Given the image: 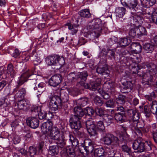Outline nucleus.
Returning a JSON list of instances; mask_svg holds the SVG:
<instances>
[{
  "label": "nucleus",
  "instance_id": "f257e3e1",
  "mask_svg": "<svg viewBox=\"0 0 157 157\" xmlns=\"http://www.w3.org/2000/svg\"><path fill=\"white\" fill-rule=\"evenodd\" d=\"M75 114L71 115L70 119V123L71 127L75 129L73 133L75 135L79 137H82L84 135L83 133L81 132L79 130L82 127V125L80 120L84 115V113L80 107L78 106L74 108Z\"/></svg>",
  "mask_w": 157,
  "mask_h": 157
},
{
  "label": "nucleus",
  "instance_id": "f03ea898",
  "mask_svg": "<svg viewBox=\"0 0 157 157\" xmlns=\"http://www.w3.org/2000/svg\"><path fill=\"white\" fill-rule=\"evenodd\" d=\"M102 24L100 20L96 19L89 22L87 26V29L89 32L95 37L97 38L101 35Z\"/></svg>",
  "mask_w": 157,
  "mask_h": 157
},
{
  "label": "nucleus",
  "instance_id": "7ed1b4c3",
  "mask_svg": "<svg viewBox=\"0 0 157 157\" xmlns=\"http://www.w3.org/2000/svg\"><path fill=\"white\" fill-rule=\"evenodd\" d=\"M104 144L108 145H112V148L115 149L119 145L118 138L112 134L106 133L104 135L101 139Z\"/></svg>",
  "mask_w": 157,
  "mask_h": 157
},
{
  "label": "nucleus",
  "instance_id": "20e7f679",
  "mask_svg": "<svg viewBox=\"0 0 157 157\" xmlns=\"http://www.w3.org/2000/svg\"><path fill=\"white\" fill-rule=\"evenodd\" d=\"M101 82V79L100 78L95 77L94 78L90 80L89 84L83 82H79L78 83V85L79 87L83 86L86 89L95 91L99 89Z\"/></svg>",
  "mask_w": 157,
  "mask_h": 157
},
{
  "label": "nucleus",
  "instance_id": "39448f33",
  "mask_svg": "<svg viewBox=\"0 0 157 157\" xmlns=\"http://www.w3.org/2000/svg\"><path fill=\"white\" fill-rule=\"evenodd\" d=\"M46 64L49 66H57L60 67L64 65L65 61L63 57L58 56H49L45 59Z\"/></svg>",
  "mask_w": 157,
  "mask_h": 157
},
{
  "label": "nucleus",
  "instance_id": "423d86ee",
  "mask_svg": "<svg viewBox=\"0 0 157 157\" xmlns=\"http://www.w3.org/2000/svg\"><path fill=\"white\" fill-rule=\"evenodd\" d=\"M88 76V74L86 71H84L81 73H75V72H71L68 75L67 77L71 81L77 80L78 81L80 80L78 83L79 82H84L87 79ZM77 86L79 87L77 84Z\"/></svg>",
  "mask_w": 157,
  "mask_h": 157
},
{
  "label": "nucleus",
  "instance_id": "0eeeda50",
  "mask_svg": "<svg viewBox=\"0 0 157 157\" xmlns=\"http://www.w3.org/2000/svg\"><path fill=\"white\" fill-rule=\"evenodd\" d=\"M142 138H137L133 143L132 147L137 152H142L145 151L144 142L142 141Z\"/></svg>",
  "mask_w": 157,
  "mask_h": 157
},
{
  "label": "nucleus",
  "instance_id": "6e6552de",
  "mask_svg": "<svg viewBox=\"0 0 157 157\" xmlns=\"http://www.w3.org/2000/svg\"><path fill=\"white\" fill-rule=\"evenodd\" d=\"M62 77L60 74H56L52 76L49 79V85L53 86H56L61 82Z\"/></svg>",
  "mask_w": 157,
  "mask_h": 157
},
{
  "label": "nucleus",
  "instance_id": "1a4fd4ad",
  "mask_svg": "<svg viewBox=\"0 0 157 157\" xmlns=\"http://www.w3.org/2000/svg\"><path fill=\"white\" fill-rule=\"evenodd\" d=\"M139 76L142 77V82L143 83L148 84L149 82H151L152 81L153 74L151 73L147 72L145 73H144L142 72L141 74H139Z\"/></svg>",
  "mask_w": 157,
  "mask_h": 157
},
{
  "label": "nucleus",
  "instance_id": "9d476101",
  "mask_svg": "<svg viewBox=\"0 0 157 157\" xmlns=\"http://www.w3.org/2000/svg\"><path fill=\"white\" fill-rule=\"evenodd\" d=\"M26 123L31 128L35 129L38 127L39 121L38 119L35 117H30L26 120Z\"/></svg>",
  "mask_w": 157,
  "mask_h": 157
},
{
  "label": "nucleus",
  "instance_id": "9b49d317",
  "mask_svg": "<svg viewBox=\"0 0 157 157\" xmlns=\"http://www.w3.org/2000/svg\"><path fill=\"white\" fill-rule=\"evenodd\" d=\"M51 101L54 102L55 104L59 105V109H63L64 110H65L68 107L66 104L62 103L61 98L57 96H54L51 99Z\"/></svg>",
  "mask_w": 157,
  "mask_h": 157
},
{
  "label": "nucleus",
  "instance_id": "f8f14e48",
  "mask_svg": "<svg viewBox=\"0 0 157 157\" xmlns=\"http://www.w3.org/2000/svg\"><path fill=\"white\" fill-rule=\"evenodd\" d=\"M132 84L131 81H126L123 82L121 91L122 93H128L132 90Z\"/></svg>",
  "mask_w": 157,
  "mask_h": 157
},
{
  "label": "nucleus",
  "instance_id": "ddd939ff",
  "mask_svg": "<svg viewBox=\"0 0 157 157\" xmlns=\"http://www.w3.org/2000/svg\"><path fill=\"white\" fill-rule=\"evenodd\" d=\"M53 126L52 122L48 119L47 121L42 123L41 126L42 132L46 134L47 132L51 131Z\"/></svg>",
  "mask_w": 157,
  "mask_h": 157
},
{
  "label": "nucleus",
  "instance_id": "4468645a",
  "mask_svg": "<svg viewBox=\"0 0 157 157\" xmlns=\"http://www.w3.org/2000/svg\"><path fill=\"white\" fill-rule=\"evenodd\" d=\"M84 149L87 153L92 152L94 149L91 140L90 139L84 140V144H82Z\"/></svg>",
  "mask_w": 157,
  "mask_h": 157
},
{
  "label": "nucleus",
  "instance_id": "2eb2a0df",
  "mask_svg": "<svg viewBox=\"0 0 157 157\" xmlns=\"http://www.w3.org/2000/svg\"><path fill=\"white\" fill-rule=\"evenodd\" d=\"M142 68H147L149 72L153 73L157 71L156 65L153 63H144L142 66Z\"/></svg>",
  "mask_w": 157,
  "mask_h": 157
},
{
  "label": "nucleus",
  "instance_id": "dca6fc26",
  "mask_svg": "<svg viewBox=\"0 0 157 157\" xmlns=\"http://www.w3.org/2000/svg\"><path fill=\"white\" fill-rule=\"evenodd\" d=\"M66 140L65 135L62 133L61 134L60 136L56 140L57 146L58 149L64 147L66 144Z\"/></svg>",
  "mask_w": 157,
  "mask_h": 157
},
{
  "label": "nucleus",
  "instance_id": "f3484780",
  "mask_svg": "<svg viewBox=\"0 0 157 157\" xmlns=\"http://www.w3.org/2000/svg\"><path fill=\"white\" fill-rule=\"evenodd\" d=\"M122 5L131 9L138 4L137 0H121Z\"/></svg>",
  "mask_w": 157,
  "mask_h": 157
},
{
  "label": "nucleus",
  "instance_id": "a211bd4d",
  "mask_svg": "<svg viewBox=\"0 0 157 157\" xmlns=\"http://www.w3.org/2000/svg\"><path fill=\"white\" fill-rule=\"evenodd\" d=\"M144 21L143 17L141 16L136 14L133 16L132 22L136 26L141 25Z\"/></svg>",
  "mask_w": 157,
  "mask_h": 157
},
{
  "label": "nucleus",
  "instance_id": "6ab92c4d",
  "mask_svg": "<svg viewBox=\"0 0 157 157\" xmlns=\"http://www.w3.org/2000/svg\"><path fill=\"white\" fill-rule=\"evenodd\" d=\"M28 74L26 73L21 75L18 81L17 82V86L16 88L14 89L13 90V93L16 92L19 89V86L22 85L25 82L27 81V78H28Z\"/></svg>",
  "mask_w": 157,
  "mask_h": 157
},
{
  "label": "nucleus",
  "instance_id": "aec40b11",
  "mask_svg": "<svg viewBox=\"0 0 157 157\" xmlns=\"http://www.w3.org/2000/svg\"><path fill=\"white\" fill-rule=\"evenodd\" d=\"M59 129L57 127H54L52 128L50 135L51 138L53 140H56L58 139L60 136Z\"/></svg>",
  "mask_w": 157,
  "mask_h": 157
},
{
  "label": "nucleus",
  "instance_id": "412c9836",
  "mask_svg": "<svg viewBox=\"0 0 157 157\" xmlns=\"http://www.w3.org/2000/svg\"><path fill=\"white\" fill-rule=\"evenodd\" d=\"M96 71L99 74L102 75H105L107 76L109 75V71L106 67H103L99 65L96 69Z\"/></svg>",
  "mask_w": 157,
  "mask_h": 157
},
{
  "label": "nucleus",
  "instance_id": "4be33fe9",
  "mask_svg": "<svg viewBox=\"0 0 157 157\" xmlns=\"http://www.w3.org/2000/svg\"><path fill=\"white\" fill-rule=\"evenodd\" d=\"M131 47L132 51L133 53L136 54H138L140 53L142 50L141 46L138 43H132Z\"/></svg>",
  "mask_w": 157,
  "mask_h": 157
},
{
  "label": "nucleus",
  "instance_id": "5701e85b",
  "mask_svg": "<svg viewBox=\"0 0 157 157\" xmlns=\"http://www.w3.org/2000/svg\"><path fill=\"white\" fill-rule=\"evenodd\" d=\"M27 78L31 86L32 87L34 88L37 84L36 82L37 79L36 78L37 76L35 74L28 75L27 76Z\"/></svg>",
  "mask_w": 157,
  "mask_h": 157
},
{
  "label": "nucleus",
  "instance_id": "b1692460",
  "mask_svg": "<svg viewBox=\"0 0 157 157\" xmlns=\"http://www.w3.org/2000/svg\"><path fill=\"white\" fill-rule=\"evenodd\" d=\"M26 91L25 88H22L20 89L15 94L14 97L15 99L18 100L24 98L26 94Z\"/></svg>",
  "mask_w": 157,
  "mask_h": 157
},
{
  "label": "nucleus",
  "instance_id": "393cba45",
  "mask_svg": "<svg viewBox=\"0 0 157 157\" xmlns=\"http://www.w3.org/2000/svg\"><path fill=\"white\" fill-rule=\"evenodd\" d=\"M141 5L144 7H149L153 6L156 0H140Z\"/></svg>",
  "mask_w": 157,
  "mask_h": 157
},
{
  "label": "nucleus",
  "instance_id": "a878e982",
  "mask_svg": "<svg viewBox=\"0 0 157 157\" xmlns=\"http://www.w3.org/2000/svg\"><path fill=\"white\" fill-rule=\"evenodd\" d=\"M114 117L117 121L121 122H124L125 121V113H118L115 114Z\"/></svg>",
  "mask_w": 157,
  "mask_h": 157
},
{
  "label": "nucleus",
  "instance_id": "bb28decb",
  "mask_svg": "<svg viewBox=\"0 0 157 157\" xmlns=\"http://www.w3.org/2000/svg\"><path fill=\"white\" fill-rule=\"evenodd\" d=\"M94 155L95 156L98 157L103 156L107 155V152L105 151L104 149L102 148H100L96 149L95 150Z\"/></svg>",
  "mask_w": 157,
  "mask_h": 157
},
{
  "label": "nucleus",
  "instance_id": "cd10ccee",
  "mask_svg": "<svg viewBox=\"0 0 157 157\" xmlns=\"http://www.w3.org/2000/svg\"><path fill=\"white\" fill-rule=\"evenodd\" d=\"M79 14L81 17L86 18H89L91 16V14L89 10L87 9L83 10L79 12Z\"/></svg>",
  "mask_w": 157,
  "mask_h": 157
},
{
  "label": "nucleus",
  "instance_id": "c85d7f7f",
  "mask_svg": "<svg viewBox=\"0 0 157 157\" xmlns=\"http://www.w3.org/2000/svg\"><path fill=\"white\" fill-rule=\"evenodd\" d=\"M34 89L35 90H37L39 94H40L45 90V84L43 82L40 83L37 85V86L34 87Z\"/></svg>",
  "mask_w": 157,
  "mask_h": 157
},
{
  "label": "nucleus",
  "instance_id": "c756f323",
  "mask_svg": "<svg viewBox=\"0 0 157 157\" xmlns=\"http://www.w3.org/2000/svg\"><path fill=\"white\" fill-rule=\"evenodd\" d=\"M125 9L123 7H118L116 8L115 10L116 15L119 17H121L124 14Z\"/></svg>",
  "mask_w": 157,
  "mask_h": 157
},
{
  "label": "nucleus",
  "instance_id": "7c9ffc66",
  "mask_svg": "<svg viewBox=\"0 0 157 157\" xmlns=\"http://www.w3.org/2000/svg\"><path fill=\"white\" fill-rule=\"evenodd\" d=\"M83 111L84 113V115H83L85 116H91L93 115L95 113V110H94L91 107H87L84 109Z\"/></svg>",
  "mask_w": 157,
  "mask_h": 157
},
{
  "label": "nucleus",
  "instance_id": "2f4dec72",
  "mask_svg": "<svg viewBox=\"0 0 157 157\" xmlns=\"http://www.w3.org/2000/svg\"><path fill=\"white\" fill-rule=\"evenodd\" d=\"M143 48L146 53H151L154 49V46L152 44L147 43L144 45Z\"/></svg>",
  "mask_w": 157,
  "mask_h": 157
},
{
  "label": "nucleus",
  "instance_id": "473e14b6",
  "mask_svg": "<svg viewBox=\"0 0 157 157\" xmlns=\"http://www.w3.org/2000/svg\"><path fill=\"white\" fill-rule=\"evenodd\" d=\"M88 99L86 97L81 98L77 101V103L81 107L85 106L88 103Z\"/></svg>",
  "mask_w": 157,
  "mask_h": 157
},
{
  "label": "nucleus",
  "instance_id": "72a5a7b5",
  "mask_svg": "<svg viewBox=\"0 0 157 157\" xmlns=\"http://www.w3.org/2000/svg\"><path fill=\"white\" fill-rule=\"evenodd\" d=\"M150 111L154 114L157 113V102L156 101H152L150 104Z\"/></svg>",
  "mask_w": 157,
  "mask_h": 157
},
{
  "label": "nucleus",
  "instance_id": "f704fd0d",
  "mask_svg": "<svg viewBox=\"0 0 157 157\" xmlns=\"http://www.w3.org/2000/svg\"><path fill=\"white\" fill-rule=\"evenodd\" d=\"M102 118L107 126L110 124L113 120L112 117L108 114H105Z\"/></svg>",
  "mask_w": 157,
  "mask_h": 157
},
{
  "label": "nucleus",
  "instance_id": "c9c22d12",
  "mask_svg": "<svg viewBox=\"0 0 157 157\" xmlns=\"http://www.w3.org/2000/svg\"><path fill=\"white\" fill-rule=\"evenodd\" d=\"M97 128L96 126L95 127H91L87 129V131L91 136H96L98 134Z\"/></svg>",
  "mask_w": 157,
  "mask_h": 157
},
{
  "label": "nucleus",
  "instance_id": "e433bc0d",
  "mask_svg": "<svg viewBox=\"0 0 157 157\" xmlns=\"http://www.w3.org/2000/svg\"><path fill=\"white\" fill-rule=\"evenodd\" d=\"M114 83L111 81H106L103 84V88L104 89L108 91V90H111L113 87Z\"/></svg>",
  "mask_w": 157,
  "mask_h": 157
},
{
  "label": "nucleus",
  "instance_id": "4c0bfd02",
  "mask_svg": "<svg viewBox=\"0 0 157 157\" xmlns=\"http://www.w3.org/2000/svg\"><path fill=\"white\" fill-rule=\"evenodd\" d=\"M7 73L10 75L12 78L15 75L16 72L13 69V67L11 64H9L8 65Z\"/></svg>",
  "mask_w": 157,
  "mask_h": 157
},
{
  "label": "nucleus",
  "instance_id": "58836bf2",
  "mask_svg": "<svg viewBox=\"0 0 157 157\" xmlns=\"http://www.w3.org/2000/svg\"><path fill=\"white\" fill-rule=\"evenodd\" d=\"M59 151L56 146H51L49 147L48 153L52 155H54L58 154Z\"/></svg>",
  "mask_w": 157,
  "mask_h": 157
},
{
  "label": "nucleus",
  "instance_id": "ea45409f",
  "mask_svg": "<svg viewBox=\"0 0 157 157\" xmlns=\"http://www.w3.org/2000/svg\"><path fill=\"white\" fill-rule=\"evenodd\" d=\"M126 101V96L122 95H120L118 98L116 99V103L118 104L123 105L125 103Z\"/></svg>",
  "mask_w": 157,
  "mask_h": 157
},
{
  "label": "nucleus",
  "instance_id": "a19ab883",
  "mask_svg": "<svg viewBox=\"0 0 157 157\" xmlns=\"http://www.w3.org/2000/svg\"><path fill=\"white\" fill-rule=\"evenodd\" d=\"M17 103L18 108L20 109H22L24 108H26L27 103V102L25 100L23 99L19 100Z\"/></svg>",
  "mask_w": 157,
  "mask_h": 157
},
{
  "label": "nucleus",
  "instance_id": "79ce46f5",
  "mask_svg": "<svg viewBox=\"0 0 157 157\" xmlns=\"http://www.w3.org/2000/svg\"><path fill=\"white\" fill-rule=\"evenodd\" d=\"M50 110L52 113H56L59 109V105L50 101L49 105Z\"/></svg>",
  "mask_w": 157,
  "mask_h": 157
},
{
  "label": "nucleus",
  "instance_id": "37998d69",
  "mask_svg": "<svg viewBox=\"0 0 157 157\" xmlns=\"http://www.w3.org/2000/svg\"><path fill=\"white\" fill-rule=\"evenodd\" d=\"M29 151L30 155L31 156H33L36 155H38L39 153L38 151H37L36 147L33 146H30L29 147Z\"/></svg>",
  "mask_w": 157,
  "mask_h": 157
},
{
  "label": "nucleus",
  "instance_id": "c03bdc74",
  "mask_svg": "<svg viewBox=\"0 0 157 157\" xmlns=\"http://www.w3.org/2000/svg\"><path fill=\"white\" fill-rule=\"evenodd\" d=\"M95 112L97 115L102 117L105 114L104 113V110L100 107H96L95 109Z\"/></svg>",
  "mask_w": 157,
  "mask_h": 157
},
{
  "label": "nucleus",
  "instance_id": "a18cd8bd",
  "mask_svg": "<svg viewBox=\"0 0 157 157\" xmlns=\"http://www.w3.org/2000/svg\"><path fill=\"white\" fill-rule=\"evenodd\" d=\"M130 40H128L127 38H121L120 40L119 41V43L121 46H126L128 45L130 43Z\"/></svg>",
  "mask_w": 157,
  "mask_h": 157
},
{
  "label": "nucleus",
  "instance_id": "49530a36",
  "mask_svg": "<svg viewBox=\"0 0 157 157\" xmlns=\"http://www.w3.org/2000/svg\"><path fill=\"white\" fill-rule=\"evenodd\" d=\"M32 59L35 64H37L40 63L41 62L40 57L36 53H34L32 56Z\"/></svg>",
  "mask_w": 157,
  "mask_h": 157
},
{
  "label": "nucleus",
  "instance_id": "de8ad7c7",
  "mask_svg": "<svg viewBox=\"0 0 157 157\" xmlns=\"http://www.w3.org/2000/svg\"><path fill=\"white\" fill-rule=\"evenodd\" d=\"M136 66L132 65V68H131V71L132 73L135 74H137L139 75V74H141L143 71H142L140 69L138 70V67L137 65H136Z\"/></svg>",
  "mask_w": 157,
  "mask_h": 157
},
{
  "label": "nucleus",
  "instance_id": "09e8293b",
  "mask_svg": "<svg viewBox=\"0 0 157 157\" xmlns=\"http://www.w3.org/2000/svg\"><path fill=\"white\" fill-rule=\"evenodd\" d=\"M70 140L72 143V145L75 147L77 146L78 144V140L74 137L73 135H69Z\"/></svg>",
  "mask_w": 157,
  "mask_h": 157
},
{
  "label": "nucleus",
  "instance_id": "8fccbe9b",
  "mask_svg": "<svg viewBox=\"0 0 157 157\" xmlns=\"http://www.w3.org/2000/svg\"><path fill=\"white\" fill-rule=\"evenodd\" d=\"M85 123L87 129L91 127L92 126L94 127L96 126L94 122L92 119H90L86 121Z\"/></svg>",
  "mask_w": 157,
  "mask_h": 157
},
{
  "label": "nucleus",
  "instance_id": "3c124183",
  "mask_svg": "<svg viewBox=\"0 0 157 157\" xmlns=\"http://www.w3.org/2000/svg\"><path fill=\"white\" fill-rule=\"evenodd\" d=\"M85 123L87 129L91 127L92 126L94 127L96 126L94 122L92 119H90L86 121Z\"/></svg>",
  "mask_w": 157,
  "mask_h": 157
},
{
  "label": "nucleus",
  "instance_id": "603ef678",
  "mask_svg": "<svg viewBox=\"0 0 157 157\" xmlns=\"http://www.w3.org/2000/svg\"><path fill=\"white\" fill-rule=\"evenodd\" d=\"M128 34L131 38H137L136 32V27L131 29L128 32Z\"/></svg>",
  "mask_w": 157,
  "mask_h": 157
},
{
  "label": "nucleus",
  "instance_id": "864d4df0",
  "mask_svg": "<svg viewBox=\"0 0 157 157\" xmlns=\"http://www.w3.org/2000/svg\"><path fill=\"white\" fill-rule=\"evenodd\" d=\"M121 149L122 151L129 154L131 153V148L126 145H123L121 146Z\"/></svg>",
  "mask_w": 157,
  "mask_h": 157
},
{
  "label": "nucleus",
  "instance_id": "5fc2aeb1",
  "mask_svg": "<svg viewBox=\"0 0 157 157\" xmlns=\"http://www.w3.org/2000/svg\"><path fill=\"white\" fill-rule=\"evenodd\" d=\"M60 98L62 100V103H65L68 100V97L67 94L62 93L60 95Z\"/></svg>",
  "mask_w": 157,
  "mask_h": 157
},
{
  "label": "nucleus",
  "instance_id": "6e6d98bb",
  "mask_svg": "<svg viewBox=\"0 0 157 157\" xmlns=\"http://www.w3.org/2000/svg\"><path fill=\"white\" fill-rule=\"evenodd\" d=\"M136 111V110L134 109H128L126 111V115L127 116L131 119L132 117H133V116Z\"/></svg>",
  "mask_w": 157,
  "mask_h": 157
},
{
  "label": "nucleus",
  "instance_id": "4d7b16f0",
  "mask_svg": "<svg viewBox=\"0 0 157 157\" xmlns=\"http://www.w3.org/2000/svg\"><path fill=\"white\" fill-rule=\"evenodd\" d=\"M101 90H99L98 91L100 94L101 95L104 99L107 100L109 99L110 97V95L106 91L101 90Z\"/></svg>",
  "mask_w": 157,
  "mask_h": 157
},
{
  "label": "nucleus",
  "instance_id": "13d9d810",
  "mask_svg": "<svg viewBox=\"0 0 157 157\" xmlns=\"http://www.w3.org/2000/svg\"><path fill=\"white\" fill-rule=\"evenodd\" d=\"M47 113L44 111L41 110L38 113L39 118L40 120L47 119Z\"/></svg>",
  "mask_w": 157,
  "mask_h": 157
},
{
  "label": "nucleus",
  "instance_id": "bf43d9fd",
  "mask_svg": "<svg viewBox=\"0 0 157 157\" xmlns=\"http://www.w3.org/2000/svg\"><path fill=\"white\" fill-rule=\"evenodd\" d=\"M131 8L133 9L137 13H140L141 14L146 13H144V11L142 10V7H140V6H137V5H136L135 7L132 8Z\"/></svg>",
  "mask_w": 157,
  "mask_h": 157
},
{
  "label": "nucleus",
  "instance_id": "052dcab7",
  "mask_svg": "<svg viewBox=\"0 0 157 157\" xmlns=\"http://www.w3.org/2000/svg\"><path fill=\"white\" fill-rule=\"evenodd\" d=\"M116 51L115 49H107L106 52L108 54H109V56L111 58L115 59V52Z\"/></svg>",
  "mask_w": 157,
  "mask_h": 157
},
{
  "label": "nucleus",
  "instance_id": "680f3d73",
  "mask_svg": "<svg viewBox=\"0 0 157 157\" xmlns=\"http://www.w3.org/2000/svg\"><path fill=\"white\" fill-rule=\"evenodd\" d=\"M144 144L145 147V151H150L152 149L151 143L150 141H146L144 142Z\"/></svg>",
  "mask_w": 157,
  "mask_h": 157
},
{
  "label": "nucleus",
  "instance_id": "e2e57ef3",
  "mask_svg": "<svg viewBox=\"0 0 157 157\" xmlns=\"http://www.w3.org/2000/svg\"><path fill=\"white\" fill-rule=\"evenodd\" d=\"M94 102L98 105L101 106L103 104V102L101 99L98 96H96L94 98Z\"/></svg>",
  "mask_w": 157,
  "mask_h": 157
},
{
  "label": "nucleus",
  "instance_id": "0e129e2a",
  "mask_svg": "<svg viewBox=\"0 0 157 157\" xmlns=\"http://www.w3.org/2000/svg\"><path fill=\"white\" fill-rule=\"evenodd\" d=\"M106 106L108 107L113 108L114 107L115 102L112 99L107 101L105 103Z\"/></svg>",
  "mask_w": 157,
  "mask_h": 157
},
{
  "label": "nucleus",
  "instance_id": "69168bd1",
  "mask_svg": "<svg viewBox=\"0 0 157 157\" xmlns=\"http://www.w3.org/2000/svg\"><path fill=\"white\" fill-rule=\"evenodd\" d=\"M60 152L61 157H68V150L66 148L63 147Z\"/></svg>",
  "mask_w": 157,
  "mask_h": 157
},
{
  "label": "nucleus",
  "instance_id": "338daca9",
  "mask_svg": "<svg viewBox=\"0 0 157 157\" xmlns=\"http://www.w3.org/2000/svg\"><path fill=\"white\" fill-rule=\"evenodd\" d=\"M75 153L73 148H70L68 151V157H75Z\"/></svg>",
  "mask_w": 157,
  "mask_h": 157
},
{
  "label": "nucleus",
  "instance_id": "774afa93",
  "mask_svg": "<svg viewBox=\"0 0 157 157\" xmlns=\"http://www.w3.org/2000/svg\"><path fill=\"white\" fill-rule=\"evenodd\" d=\"M152 21L153 22L157 24V8L155 11L152 13Z\"/></svg>",
  "mask_w": 157,
  "mask_h": 157
}]
</instances>
